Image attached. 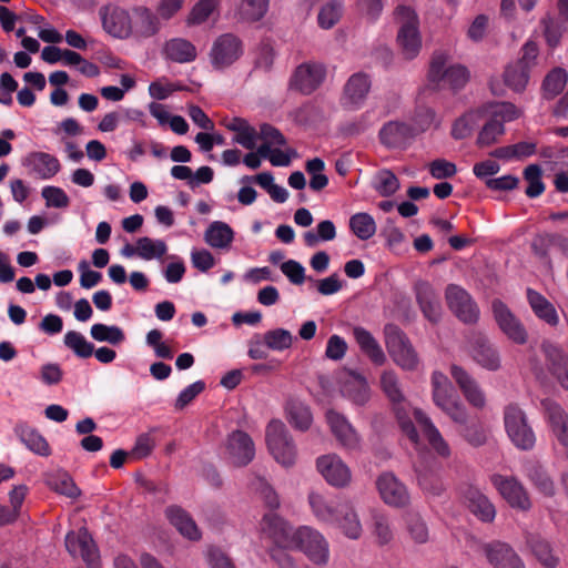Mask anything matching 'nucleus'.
Here are the masks:
<instances>
[{"mask_svg": "<svg viewBox=\"0 0 568 568\" xmlns=\"http://www.w3.org/2000/svg\"><path fill=\"white\" fill-rule=\"evenodd\" d=\"M326 70L318 63H303L298 65L291 79V88L303 94H311L324 81Z\"/></svg>", "mask_w": 568, "mask_h": 568, "instance_id": "18", "label": "nucleus"}, {"mask_svg": "<svg viewBox=\"0 0 568 568\" xmlns=\"http://www.w3.org/2000/svg\"><path fill=\"white\" fill-rule=\"evenodd\" d=\"M343 12V4L341 1L333 0L328 3H326L318 13V23L324 29H331L333 26H335Z\"/></svg>", "mask_w": 568, "mask_h": 568, "instance_id": "63", "label": "nucleus"}, {"mask_svg": "<svg viewBox=\"0 0 568 568\" xmlns=\"http://www.w3.org/2000/svg\"><path fill=\"white\" fill-rule=\"evenodd\" d=\"M541 168L538 164H530L524 170V179L527 181L526 195L528 197L539 196L544 190L545 184L541 181Z\"/></svg>", "mask_w": 568, "mask_h": 568, "instance_id": "60", "label": "nucleus"}, {"mask_svg": "<svg viewBox=\"0 0 568 568\" xmlns=\"http://www.w3.org/2000/svg\"><path fill=\"white\" fill-rule=\"evenodd\" d=\"M465 499L470 511L483 521H493L496 516L494 505L476 487L469 486L464 493Z\"/></svg>", "mask_w": 568, "mask_h": 568, "instance_id": "36", "label": "nucleus"}, {"mask_svg": "<svg viewBox=\"0 0 568 568\" xmlns=\"http://www.w3.org/2000/svg\"><path fill=\"white\" fill-rule=\"evenodd\" d=\"M448 55L445 53H435L432 58L428 79L432 83L439 84L446 82L453 90H459L465 87L469 80V72L462 64L447 67Z\"/></svg>", "mask_w": 568, "mask_h": 568, "instance_id": "7", "label": "nucleus"}, {"mask_svg": "<svg viewBox=\"0 0 568 568\" xmlns=\"http://www.w3.org/2000/svg\"><path fill=\"white\" fill-rule=\"evenodd\" d=\"M64 544L68 552L74 558L81 557L88 568H99V550L85 527L80 528L78 531H69Z\"/></svg>", "mask_w": 568, "mask_h": 568, "instance_id": "11", "label": "nucleus"}, {"mask_svg": "<svg viewBox=\"0 0 568 568\" xmlns=\"http://www.w3.org/2000/svg\"><path fill=\"white\" fill-rule=\"evenodd\" d=\"M139 257L150 261L154 258H161L166 254L168 246L162 240H152L148 236L140 237L136 241Z\"/></svg>", "mask_w": 568, "mask_h": 568, "instance_id": "58", "label": "nucleus"}, {"mask_svg": "<svg viewBox=\"0 0 568 568\" xmlns=\"http://www.w3.org/2000/svg\"><path fill=\"white\" fill-rule=\"evenodd\" d=\"M481 551L494 568H525V564L513 547L494 540L481 546Z\"/></svg>", "mask_w": 568, "mask_h": 568, "instance_id": "17", "label": "nucleus"}, {"mask_svg": "<svg viewBox=\"0 0 568 568\" xmlns=\"http://www.w3.org/2000/svg\"><path fill=\"white\" fill-rule=\"evenodd\" d=\"M242 40L233 33L219 36L210 50L209 57L214 70L222 71L234 64L243 54Z\"/></svg>", "mask_w": 568, "mask_h": 568, "instance_id": "9", "label": "nucleus"}, {"mask_svg": "<svg viewBox=\"0 0 568 568\" xmlns=\"http://www.w3.org/2000/svg\"><path fill=\"white\" fill-rule=\"evenodd\" d=\"M381 387L390 402L402 432L414 443H418V433L409 417V404L406 400L399 378L394 371H385L381 375Z\"/></svg>", "mask_w": 568, "mask_h": 568, "instance_id": "1", "label": "nucleus"}, {"mask_svg": "<svg viewBox=\"0 0 568 568\" xmlns=\"http://www.w3.org/2000/svg\"><path fill=\"white\" fill-rule=\"evenodd\" d=\"M316 467L325 480L332 486L344 487L351 480L348 466L335 454L318 457Z\"/></svg>", "mask_w": 568, "mask_h": 568, "instance_id": "19", "label": "nucleus"}, {"mask_svg": "<svg viewBox=\"0 0 568 568\" xmlns=\"http://www.w3.org/2000/svg\"><path fill=\"white\" fill-rule=\"evenodd\" d=\"M395 19L399 26L396 40L400 53L406 60H412L422 49L418 16L413 8L399 4L395 9Z\"/></svg>", "mask_w": 568, "mask_h": 568, "instance_id": "2", "label": "nucleus"}, {"mask_svg": "<svg viewBox=\"0 0 568 568\" xmlns=\"http://www.w3.org/2000/svg\"><path fill=\"white\" fill-rule=\"evenodd\" d=\"M445 300L450 312L465 324H475L479 318V307L470 294L457 284H448Z\"/></svg>", "mask_w": 568, "mask_h": 568, "instance_id": "10", "label": "nucleus"}, {"mask_svg": "<svg viewBox=\"0 0 568 568\" xmlns=\"http://www.w3.org/2000/svg\"><path fill=\"white\" fill-rule=\"evenodd\" d=\"M491 483L513 508L528 510L531 507L528 493L517 478L495 474L491 476Z\"/></svg>", "mask_w": 568, "mask_h": 568, "instance_id": "13", "label": "nucleus"}, {"mask_svg": "<svg viewBox=\"0 0 568 568\" xmlns=\"http://www.w3.org/2000/svg\"><path fill=\"white\" fill-rule=\"evenodd\" d=\"M334 524H337L349 539H358L362 535L361 521L348 501L338 503V518Z\"/></svg>", "mask_w": 568, "mask_h": 568, "instance_id": "40", "label": "nucleus"}, {"mask_svg": "<svg viewBox=\"0 0 568 568\" xmlns=\"http://www.w3.org/2000/svg\"><path fill=\"white\" fill-rule=\"evenodd\" d=\"M63 343L80 358H89L93 355L94 345L77 331L67 332Z\"/></svg>", "mask_w": 568, "mask_h": 568, "instance_id": "53", "label": "nucleus"}, {"mask_svg": "<svg viewBox=\"0 0 568 568\" xmlns=\"http://www.w3.org/2000/svg\"><path fill=\"white\" fill-rule=\"evenodd\" d=\"M308 503L315 517L324 523L333 524L338 518V504L327 501L321 494L311 493Z\"/></svg>", "mask_w": 568, "mask_h": 568, "instance_id": "43", "label": "nucleus"}, {"mask_svg": "<svg viewBox=\"0 0 568 568\" xmlns=\"http://www.w3.org/2000/svg\"><path fill=\"white\" fill-rule=\"evenodd\" d=\"M450 374L467 402L476 408H483L486 404V398L477 382L458 365H452Z\"/></svg>", "mask_w": 568, "mask_h": 568, "instance_id": "29", "label": "nucleus"}, {"mask_svg": "<svg viewBox=\"0 0 568 568\" xmlns=\"http://www.w3.org/2000/svg\"><path fill=\"white\" fill-rule=\"evenodd\" d=\"M414 293L424 317L432 324H437L443 313L437 291L429 282L420 280L414 284Z\"/></svg>", "mask_w": 568, "mask_h": 568, "instance_id": "16", "label": "nucleus"}, {"mask_svg": "<svg viewBox=\"0 0 568 568\" xmlns=\"http://www.w3.org/2000/svg\"><path fill=\"white\" fill-rule=\"evenodd\" d=\"M336 236V229L332 221L325 220L318 223L316 233L307 231L304 233V242L307 246H315L318 241H332Z\"/></svg>", "mask_w": 568, "mask_h": 568, "instance_id": "61", "label": "nucleus"}, {"mask_svg": "<svg viewBox=\"0 0 568 568\" xmlns=\"http://www.w3.org/2000/svg\"><path fill=\"white\" fill-rule=\"evenodd\" d=\"M372 186L382 196H390L396 193L400 183L393 171L383 169L374 175Z\"/></svg>", "mask_w": 568, "mask_h": 568, "instance_id": "49", "label": "nucleus"}, {"mask_svg": "<svg viewBox=\"0 0 568 568\" xmlns=\"http://www.w3.org/2000/svg\"><path fill=\"white\" fill-rule=\"evenodd\" d=\"M406 529L410 538L416 544H425L428 541L429 531L426 521L415 511H409L405 516Z\"/></svg>", "mask_w": 568, "mask_h": 568, "instance_id": "52", "label": "nucleus"}, {"mask_svg": "<svg viewBox=\"0 0 568 568\" xmlns=\"http://www.w3.org/2000/svg\"><path fill=\"white\" fill-rule=\"evenodd\" d=\"M159 17L144 6L131 10V36L136 39H146L155 36L160 30Z\"/></svg>", "mask_w": 568, "mask_h": 568, "instance_id": "24", "label": "nucleus"}, {"mask_svg": "<svg viewBox=\"0 0 568 568\" xmlns=\"http://www.w3.org/2000/svg\"><path fill=\"white\" fill-rule=\"evenodd\" d=\"M385 344L393 361L405 371H415L418 356L403 329L393 323L384 327Z\"/></svg>", "mask_w": 568, "mask_h": 568, "instance_id": "3", "label": "nucleus"}, {"mask_svg": "<svg viewBox=\"0 0 568 568\" xmlns=\"http://www.w3.org/2000/svg\"><path fill=\"white\" fill-rule=\"evenodd\" d=\"M266 444L270 453L277 463L291 467L296 459V447L285 425L273 419L266 427Z\"/></svg>", "mask_w": 568, "mask_h": 568, "instance_id": "4", "label": "nucleus"}, {"mask_svg": "<svg viewBox=\"0 0 568 568\" xmlns=\"http://www.w3.org/2000/svg\"><path fill=\"white\" fill-rule=\"evenodd\" d=\"M527 302L535 316L549 325L556 327L559 324V315L556 307L542 294L534 288L526 290Z\"/></svg>", "mask_w": 568, "mask_h": 568, "instance_id": "34", "label": "nucleus"}, {"mask_svg": "<svg viewBox=\"0 0 568 568\" xmlns=\"http://www.w3.org/2000/svg\"><path fill=\"white\" fill-rule=\"evenodd\" d=\"M494 320L500 332L514 344L525 345L528 342V331L521 320L500 300L491 302Z\"/></svg>", "mask_w": 568, "mask_h": 568, "instance_id": "8", "label": "nucleus"}, {"mask_svg": "<svg viewBox=\"0 0 568 568\" xmlns=\"http://www.w3.org/2000/svg\"><path fill=\"white\" fill-rule=\"evenodd\" d=\"M262 534L278 548H287L293 542L294 531L290 524L275 511L266 513L260 523Z\"/></svg>", "mask_w": 568, "mask_h": 568, "instance_id": "14", "label": "nucleus"}, {"mask_svg": "<svg viewBox=\"0 0 568 568\" xmlns=\"http://www.w3.org/2000/svg\"><path fill=\"white\" fill-rule=\"evenodd\" d=\"M270 0H241L239 16L242 21H260L268 9Z\"/></svg>", "mask_w": 568, "mask_h": 568, "instance_id": "51", "label": "nucleus"}, {"mask_svg": "<svg viewBox=\"0 0 568 568\" xmlns=\"http://www.w3.org/2000/svg\"><path fill=\"white\" fill-rule=\"evenodd\" d=\"M233 230L224 222H213L204 233L205 242L213 248H227L233 242Z\"/></svg>", "mask_w": 568, "mask_h": 568, "instance_id": "42", "label": "nucleus"}, {"mask_svg": "<svg viewBox=\"0 0 568 568\" xmlns=\"http://www.w3.org/2000/svg\"><path fill=\"white\" fill-rule=\"evenodd\" d=\"M372 87L371 77L365 72L352 74L343 88L342 104L358 109L366 100Z\"/></svg>", "mask_w": 568, "mask_h": 568, "instance_id": "21", "label": "nucleus"}, {"mask_svg": "<svg viewBox=\"0 0 568 568\" xmlns=\"http://www.w3.org/2000/svg\"><path fill=\"white\" fill-rule=\"evenodd\" d=\"M433 400L440 409L458 399L454 386L447 376L440 372H434L432 375Z\"/></svg>", "mask_w": 568, "mask_h": 568, "instance_id": "39", "label": "nucleus"}, {"mask_svg": "<svg viewBox=\"0 0 568 568\" xmlns=\"http://www.w3.org/2000/svg\"><path fill=\"white\" fill-rule=\"evenodd\" d=\"M349 227L362 241L371 239L376 232V223L372 215H351Z\"/></svg>", "mask_w": 568, "mask_h": 568, "instance_id": "59", "label": "nucleus"}, {"mask_svg": "<svg viewBox=\"0 0 568 568\" xmlns=\"http://www.w3.org/2000/svg\"><path fill=\"white\" fill-rule=\"evenodd\" d=\"M163 54L173 62L187 63L195 60L196 49L190 41L174 38L164 44Z\"/></svg>", "mask_w": 568, "mask_h": 568, "instance_id": "41", "label": "nucleus"}, {"mask_svg": "<svg viewBox=\"0 0 568 568\" xmlns=\"http://www.w3.org/2000/svg\"><path fill=\"white\" fill-rule=\"evenodd\" d=\"M540 348L548 372L568 390V354L560 345L548 339L542 341Z\"/></svg>", "mask_w": 568, "mask_h": 568, "instance_id": "15", "label": "nucleus"}, {"mask_svg": "<svg viewBox=\"0 0 568 568\" xmlns=\"http://www.w3.org/2000/svg\"><path fill=\"white\" fill-rule=\"evenodd\" d=\"M530 70L519 63L509 64L504 72V82L515 92H523L529 81Z\"/></svg>", "mask_w": 568, "mask_h": 568, "instance_id": "48", "label": "nucleus"}, {"mask_svg": "<svg viewBox=\"0 0 568 568\" xmlns=\"http://www.w3.org/2000/svg\"><path fill=\"white\" fill-rule=\"evenodd\" d=\"M343 396L356 405H364L369 398V388L364 377L353 375L342 387Z\"/></svg>", "mask_w": 568, "mask_h": 568, "instance_id": "45", "label": "nucleus"}, {"mask_svg": "<svg viewBox=\"0 0 568 568\" xmlns=\"http://www.w3.org/2000/svg\"><path fill=\"white\" fill-rule=\"evenodd\" d=\"M293 335L285 328L270 329L263 335L264 345L276 352L288 349L293 344Z\"/></svg>", "mask_w": 568, "mask_h": 568, "instance_id": "55", "label": "nucleus"}, {"mask_svg": "<svg viewBox=\"0 0 568 568\" xmlns=\"http://www.w3.org/2000/svg\"><path fill=\"white\" fill-rule=\"evenodd\" d=\"M541 407L545 412V417L556 436L557 440L568 447V414L567 412L555 400L544 399Z\"/></svg>", "mask_w": 568, "mask_h": 568, "instance_id": "26", "label": "nucleus"}, {"mask_svg": "<svg viewBox=\"0 0 568 568\" xmlns=\"http://www.w3.org/2000/svg\"><path fill=\"white\" fill-rule=\"evenodd\" d=\"M372 531L379 546L389 544L394 538L389 518L379 511L372 514Z\"/></svg>", "mask_w": 568, "mask_h": 568, "instance_id": "54", "label": "nucleus"}, {"mask_svg": "<svg viewBox=\"0 0 568 568\" xmlns=\"http://www.w3.org/2000/svg\"><path fill=\"white\" fill-rule=\"evenodd\" d=\"M225 126L237 134L233 139L235 143H239L247 150L255 148L256 130L248 124L245 119L233 118Z\"/></svg>", "mask_w": 568, "mask_h": 568, "instance_id": "44", "label": "nucleus"}, {"mask_svg": "<svg viewBox=\"0 0 568 568\" xmlns=\"http://www.w3.org/2000/svg\"><path fill=\"white\" fill-rule=\"evenodd\" d=\"M458 434L471 446L479 447L487 442V434L477 418H470L467 424L458 428Z\"/></svg>", "mask_w": 568, "mask_h": 568, "instance_id": "56", "label": "nucleus"}, {"mask_svg": "<svg viewBox=\"0 0 568 568\" xmlns=\"http://www.w3.org/2000/svg\"><path fill=\"white\" fill-rule=\"evenodd\" d=\"M287 548L302 550L316 565H325L329 558L327 540L320 531L308 526L294 531L293 542Z\"/></svg>", "mask_w": 568, "mask_h": 568, "instance_id": "6", "label": "nucleus"}, {"mask_svg": "<svg viewBox=\"0 0 568 568\" xmlns=\"http://www.w3.org/2000/svg\"><path fill=\"white\" fill-rule=\"evenodd\" d=\"M49 485L54 491L70 498H74L80 495V490L75 486L74 481L65 473L52 477L49 480Z\"/></svg>", "mask_w": 568, "mask_h": 568, "instance_id": "64", "label": "nucleus"}, {"mask_svg": "<svg viewBox=\"0 0 568 568\" xmlns=\"http://www.w3.org/2000/svg\"><path fill=\"white\" fill-rule=\"evenodd\" d=\"M504 424L511 443L521 450H530L536 443L532 428L528 425L526 414L516 404H509L504 410Z\"/></svg>", "mask_w": 568, "mask_h": 568, "instance_id": "5", "label": "nucleus"}, {"mask_svg": "<svg viewBox=\"0 0 568 568\" xmlns=\"http://www.w3.org/2000/svg\"><path fill=\"white\" fill-rule=\"evenodd\" d=\"M471 358L488 371L500 368V355L496 345L483 333L474 332L468 339Z\"/></svg>", "mask_w": 568, "mask_h": 568, "instance_id": "12", "label": "nucleus"}, {"mask_svg": "<svg viewBox=\"0 0 568 568\" xmlns=\"http://www.w3.org/2000/svg\"><path fill=\"white\" fill-rule=\"evenodd\" d=\"M526 544L536 559L546 568H556L559 557L555 554L551 544L538 534H528Z\"/></svg>", "mask_w": 568, "mask_h": 568, "instance_id": "35", "label": "nucleus"}, {"mask_svg": "<svg viewBox=\"0 0 568 568\" xmlns=\"http://www.w3.org/2000/svg\"><path fill=\"white\" fill-rule=\"evenodd\" d=\"M170 524L185 538L197 541L202 534L192 516L182 507L172 505L165 509Z\"/></svg>", "mask_w": 568, "mask_h": 568, "instance_id": "31", "label": "nucleus"}, {"mask_svg": "<svg viewBox=\"0 0 568 568\" xmlns=\"http://www.w3.org/2000/svg\"><path fill=\"white\" fill-rule=\"evenodd\" d=\"M258 154L264 159H267L274 166H288L292 158L297 156V152L294 149L282 151L280 149L268 148L267 145H260Z\"/></svg>", "mask_w": 568, "mask_h": 568, "instance_id": "62", "label": "nucleus"}, {"mask_svg": "<svg viewBox=\"0 0 568 568\" xmlns=\"http://www.w3.org/2000/svg\"><path fill=\"white\" fill-rule=\"evenodd\" d=\"M414 417L420 426L424 436L426 437L430 447L444 458L449 457L450 448L448 443L444 439L437 427L433 424L430 418L422 410L414 409Z\"/></svg>", "mask_w": 568, "mask_h": 568, "instance_id": "33", "label": "nucleus"}, {"mask_svg": "<svg viewBox=\"0 0 568 568\" xmlns=\"http://www.w3.org/2000/svg\"><path fill=\"white\" fill-rule=\"evenodd\" d=\"M568 74L561 68L552 69L544 79L542 92L544 97L548 100L557 97L565 89L567 84Z\"/></svg>", "mask_w": 568, "mask_h": 568, "instance_id": "50", "label": "nucleus"}, {"mask_svg": "<svg viewBox=\"0 0 568 568\" xmlns=\"http://www.w3.org/2000/svg\"><path fill=\"white\" fill-rule=\"evenodd\" d=\"M415 473L418 486L424 493L432 496H440L444 485L439 477L435 460H419L415 464Z\"/></svg>", "mask_w": 568, "mask_h": 568, "instance_id": "27", "label": "nucleus"}, {"mask_svg": "<svg viewBox=\"0 0 568 568\" xmlns=\"http://www.w3.org/2000/svg\"><path fill=\"white\" fill-rule=\"evenodd\" d=\"M287 419L292 426L304 432L312 424V413L308 406L301 402L292 400L286 407Z\"/></svg>", "mask_w": 568, "mask_h": 568, "instance_id": "47", "label": "nucleus"}, {"mask_svg": "<svg viewBox=\"0 0 568 568\" xmlns=\"http://www.w3.org/2000/svg\"><path fill=\"white\" fill-rule=\"evenodd\" d=\"M505 133V126L503 121L496 116L490 119L481 128L476 144L480 148L489 146L498 141V139Z\"/></svg>", "mask_w": 568, "mask_h": 568, "instance_id": "57", "label": "nucleus"}, {"mask_svg": "<svg viewBox=\"0 0 568 568\" xmlns=\"http://www.w3.org/2000/svg\"><path fill=\"white\" fill-rule=\"evenodd\" d=\"M378 138L388 149H403L413 138V130L404 122L389 121L379 130Z\"/></svg>", "mask_w": 568, "mask_h": 568, "instance_id": "30", "label": "nucleus"}, {"mask_svg": "<svg viewBox=\"0 0 568 568\" xmlns=\"http://www.w3.org/2000/svg\"><path fill=\"white\" fill-rule=\"evenodd\" d=\"M14 435L32 453L47 457L51 454L48 440L40 432L29 425L27 422L20 420L13 427Z\"/></svg>", "mask_w": 568, "mask_h": 568, "instance_id": "28", "label": "nucleus"}, {"mask_svg": "<svg viewBox=\"0 0 568 568\" xmlns=\"http://www.w3.org/2000/svg\"><path fill=\"white\" fill-rule=\"evenodd\" d=\"M524 471L526 477L540 494L546 497H552L555 495L556 488L554 480L538 462H527L524 466Z\"/></svg>", "mask_w": 568, "mask_h": 568, "instance_id": "37", "label": "nucleus"}, {"mask_svg": "<svg viewBox=\"0 0 568 568\" xmlns=\"http://www.w3.org/2000/svg\"><path fill=\"white\" fill-rule=\"evenodd\" d=\"M103 29L114 38L126 39L131 37V11L120 7L103 8L100 10Z\"/></svg>", "mask_w": 568, "mask_h": 568, "instance_id": "22", "label": "nucleus"}, {"mask_svg": "<svg viewBox=\"0 0 568 568\" xmlns=\"http://www.w3.org/2000/svg\"><path fill=\"white\" fill-rule=\"evenodd\" d=\"M24 165L42 180L53 178L61 170L59 160L47 152H31L24 160Z\"/></svg>", "mask_w": 568, "mask_h": 568, "instance_id": "32", "label": "nucleus"}, {"mask_svg": "<svg viewBox=\"0 0 568 568\" xmlns=\"http://www.w3.org/2000/svg\"><path fill=\"white\" fill-rule=\"evenodd\" d=\"M226 452L230 460L235 466H246L255 456V447L252 438L243 430H234L226 440Z\"/></svg>", "mask_w": 568, "mask_h": 568, "instance_id": "20", "label": "nucleus"}, {"mask_svg": "<svg viewBox=\"0 0 568 568\" xmlns=\"http://www.w3.org/2000/svg\"><path fill=\"white\" fill-rule=\"evenodd\" d=\"M91 337L97 342H105L111 345H120L125 341L123 329L116 325H105L97 323L91 326Z\"/></svg>", "mask_w": 568, "mask_h": 568, "instance_id": "46", "label": "nucleus"}, {"mask_svg": "<svg viewBox=\"0 0 568 568\" xmlns=\"http://www.w3.org/2000/svg\"><path fill=\"white\" fill-rule=\"evenodd\" d=\"M377 488L382 499L394 507H404L409 500L408 491L393 474H382L377 479Z\"/></svg>", "mask_w": 568, "mask_h": 568, "instance_id": "25", "label": "nucleus"}, {"mask_svg": "<svg viewBox=\"0 0 568 568\" xmlns=\"http://www.w3.org/2000/svg\"><path fill=\"white\" fill-rule=\"evenodd\" d=\"M353 336L358 344L361 351L375 364L383 365L386 361V356L375 339V337L366 328L362 326H355L353 328Z\"/></svg>", "mask_w": 568, "mask_h": 568, "instance_id": "38", "label": "nucleus"}, {"mask_svg": "<svg viewBox=\"0 0 568 568\" xmlns=\"http://www.w3.org/2000/svg\"><path fill=\"white\" fill-rule=\"evenodd\" d=\"M326 420L336 440L346 449L354 450L359 447V437L345 416L334 409L326 413Z\"/></svg>", "mask_w": 568, "mask_h": 568, "instance_id": "23", "label": "nucleus"}]
</instances>
